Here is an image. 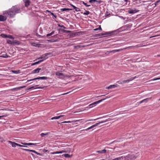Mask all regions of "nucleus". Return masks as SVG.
Instances as JSON below:
<instances>
[{"label": "nucleus", "mask_w": 160, "mask_h": 160, "mask_svg": "<svg viewBox=\"0 0 160 160\" xmlns=\"http://www.w3.org/2000/svg\"><path fill=\"white\" fill-rule=\"evenodd\" d=\"M7 13L10 17H12L16 13H20L21 10L17 6H13L9 11H6Z\"/></svg>", "instance_id": "obj_1"}, {"label": "nucleus", "mask_w": 160, "mask_h": 160, "mask_svg": "<svg viewBox=\"0 0 160 160\" xmlns=\"http://www.w3.org/2000/svg\"><path fill=\"white\" fill-rule=\"evenodd\" d=\"M108 121V120H106L105 121H102V122H99L98 123H97L96 124H95L92 126L91 127L88 128L86 129H84V130H81V131H88L89 129H90L94 127H95L98 126V125H99L100 124H101V123H104V122H106L107 121Z\"/></svg>", "instance_id": "obj_2"}, {"label": "nucleus", "mask_w": 160, "mask_h": 160, "mask_svg": "<svg viewBox=\"0 0 160 160\" xmlns=\"http://www.w3.org/2000/svg\"><path fill=\"white\" fill-rule=\"evenodd\" d=\"M107 98H108L101 99V100H100L98 101H97L95 102H93V103L91 104V105H94V106H95L96 105L98 104L99 103L102 102L103 101L105 100Z\"/></svg>", "instance_id": "obj_3"}, {"label": "nucleus", "mask_w": 160, "mask_h": 160, "mask_svg": "<svg viewBox=\"0 0 160 160\" xmlns=\"http://www.w3.org/2000/svg\"><path fill=\"white\" fill-rule=\"evenodd\" d=\"M25 3V5L26 7H28L30 5L31 2L29 0H23Z\"/></svg>", "instance_id": "obj_4"}, {"label": "nucleus", "mask_w": 160, "mask_h": 160, "mask_svg": "<svg viewBox=\"0 0 160 160\" xmlns=\"http://www.w3.org/2000/svg\"><path fill=\"white\" fill-rule=\"evenodd\" d=\"M141 46H140L139 45H137L135 46H131L128 47H126V48H124V50H125L126 49H132L134 47L138 48V47H140Z\"/></svg>", "instance_id": "obj_5"}, {"label": "nucleus", "mask_w": 160, "mask_h": 160, "mask_svg": "<svg viewBox=\"0 0 160 160\" xmlns=\"http://www.w3.org/2000/svg\"><path fill=\"white\" fill-rule=\"evenodd\" d=\"M128 157L130 158V159L131 160H134L137 158V156L134 154L128 155Z\"/></svg>", "instance_id": "obj_6"}, {"label": "nucleus", "mask_w": 160, "mask_h": 160, "mask_svg": "<svg viewBox=\"0 0 160 160\" xmlns=\"http://www.w3.org/2000/svg\"><path fill=\"white\" fill-rule=\"evenodd\" d=\"M49 54H50L48 53H46L44 55H42L41 57L39 58L38 59H40L43 58L44 59L43 60H45L47 58H46V57Z\"/></svg>", "instance_id": "obj_7"}, {"label": "nucleus", "mask_w": 160, "mask_h": 160, "mask_svg": "<svg viewBox=\"0 0 160 160\" xmlns=\"http://www.w3.org/2000/svg\"><path fill=\"white\" fill-rule=\"evenodd\" d=\"M48 78H48L47 77H39L35 78V80H37V79H43V80L45 79V80H46Z\"/></svg>", "instance_id": "obj_8"}, {"label": "nucleus", "mask_w": 160, "mask_h": 160, "mask_svg": "<svg viewBox=\"0 0 160 160\" xmlns=\"http://www.w3.org/2000/svg\"><path fill=\"white\" fill-rule=\"evenodd\" d=\"M8 142L11 144V145L13 147H16V146H17V143L15 142H13L10 141H8Z\"/></svg>", "instance_id": "obj_9"}, {"label": "nucleus", "mask_w": 160, "mask_h": 160, "mask_svg": "<svg viewBox=\"0 0 160 160\" xmlns=\"http://www.w3.org/2000/svg\"><path fill=\"white\" fill-rule=\"evenodd\" d=\"M41 70V68H38L36 69H35L32 71V73H38L39 72V71Z\"/></svg>", "instance_id": "obj_10"}, {"label": "nucleus", "mask_w": 160, "mask_h": 160, "mask_svg": "<svg viewBox=\"0 0 160 160\" xmlns=\"http://www.w3.org/2000/svg\"><path fill=\"white\" fill-rule=\"evenodd\" d=\"M138 11H137L136 9L132 10L130 9L128 11V13L130 14H132L137 12Z\"/></svg>", "instance_id": "obj_11"}, {"label": "nucleus", "mask_w": 160, "mask_h": 160, "mask_svg": "<svg viewBox=\"0 0 160 160\" xmlns=\"http://www.w3.org/2000/svg\"><path fill=\"white\" fill-rule=\"evenodd\" d=\"M7 18L3 16L0 15V21H6Z\"/></svg>", "instance_id": "obj_12"}, {"label": "nucleus", "mask_w": 160, "mask_h": 160, "mask_svg": "<svg viewBox=\"0 0 160 160\" xmlns=\"http://www.w3.org/2000/svg\"><path fill=\"white\" fill-rule=\"evenodd\" d=\"M63 116H64V115H61L59 116H56V117H54L52 118H51V120L57 119H59L60 118H61V117H62Z\"/></svg>", "instance_id": "obj_13"}, {"label": "nucleus", "mask_w": 160, "mask_h": 160, "mask_svg": "<svg viewBox=\"0 0 160 160\" xmlns=\"http://www.w3.org/2000/svg\"><path fill=\"white\" fill-rule=\"evenodd\" d=\"M116 87H117V86L114 85H111L109 86L108 87L106 88L107 89H111L112 88H114Z\"/></svg>", "instance_id": "obj_14"}, {"label": "nucleus", "mask_w": 160, "mask_h": 160, "mask_svg": "<svg viewBox=\"0 0 160 160\" xmlns=\"http://www.w3.org/2000/svg\"><path fill=\"white\" fill-rule=\"evenodd\" d=\"M109 34V33L108 32H106L105 33H99V34H97L96 35V36H103V35H108Z\"/></svg>", "instance_id": "obj_15"}, {"label": "nucleus", "mask_w": 160, "mask_h": 160, "mask_svg": "<svg viewBox=\"0 0 160 160\" xmlns=\"http://www.w3.org/2000/svg\"><path fill=\"white\" fill-rule=\"evenodd\" d=\"M7 42L8 44H13L14 43H16V42H15V41H11V40H7Z\"/></svg>", "instance_id": "obj_16"}, {"label": "nucleus", "mask_w": 160, "mask_h": 160, "mask_svg": "<svg viewBox=\"0 0 160 160\" xmlns=\"http://www.w3.org/2000/svg\"><path fill=\"white\" fill-rule=\"evenodd\" d=\"M97 152L101 153H105L106 152V150L105 149L102 150L100 151H97L96 152Z\"/></svg>", "instance_id": "obj_17"}, {"label": "nucleus", "mask_w": 160, "mask_h": 160, "mask_svg": "<svg viewBox=\"0 0 160 160\" xmlns=\"http://www.w3.org/2000/svg\"><path fill=\"white\" fill-rule=\"evenodd\" d=\"M72 9L68 8H63L60 9V10L62 12H64L67 10H72Z\"/></svg>", "instance_id": "obj_18"}, {"label": "nucleus", "mask_w": 160, "mask_h": 160, "mask_svg": "<svg viewBox=\"0 0 160 160\" xmlns=\"http://www.w3.org/2000/svg\"><path fill=\"white\" fill-rule=\"evenodd\" d=\"M56 74L57 76L60 77L62 76L63 77L64 74L62 73H60L59 72H56Z\"/></svg>", "instance_id": "obj_19"}, {"label": "nucleus", "mask_w": 160, "mask_h": 160, "mask_svg": "<svg viewBox=\"0 0 160 160\" xmlns=\"http://www.w3.org/2000/svg\"><path fill=\"white\" fill-rule=\"evenodd\" d=\"M151 99V98H146V99H145L143 100V102H145V103H147L148 102V101L149 100Z\"/></svg>", "instance_id": "obj_20"}, {"label": "nucleus", "mask_w": 160, "mask_h": 160, "mask_svg": "<svg viewBox=\"0 0 160 160\" xmlns=\"http://www.w3.org/2000/svg\"><path fill=\"white\" fill-rule=\"evenodd\" d=\"M74 76L73 75H70V76H69V75H64L63 76V77L62 78H69L71 77H73Z\"/></svg>", "instance_id": "obj_21"}, {"label": "nucleus", "mask_w": 160, "mask_h": 160, "mask_svg": "<svg viewBox=\"0 0 160 160\" xmlns=\"http://www.w3.org/2000/svg\"><path fill=\"white\" fill-rule=\"evenodd\" d=\"M12 72L15 74H18L20 73V70H12Z\"/></svg>", "instance_id": "obj_22"}, {"label": "nucleus", "mask_w": 160, "mask_h": 160, "mask_svg": "<svg viewBox=\"0 0 160 160\" xmlns=\"http://www.w3.org/2000/svg\"><path fill=\"white\" fill-rule=\"evenodd\" d=\"M8 57V56L6 54H2V55L0 56V57H2L4 58H7Z\"/></svg>", "instance_id": "obj_23"}, {"label": "nucleus", "mask_w": 160, "mask_h": 160, "mask_svg": "<svg viewBox=\"0 0 160 160\" xmlns=\"http://www.w3.org/2000/svg\"><path fill=\"white\" fill-rule=\"evenodd\" d=\"M82 120V119H79V120H74V121H67V123H71V122H77L79 121H80L81 120Z\"/></svg>", "instance_id": "obj_24"}, {"label": "nucleus", "mask_w": 160, "mask_h": 160, "mask_svg": "<svg viewBox=\"0 0 160 160\" xmlns=\"http://www.w3.org/2000/svg\"><path fill=\"white\" fill-rule=\"evenodd\" d=\"M59 153H62V152H61V151H57L56 152H52L51 153V154H59Z\"/></svg>", "instance_id": "obj_25"}, {"label": "nucleus", "mask_w": 160, "mask_h": 160, "mask_svg": "<svg viewBox=\"0 0 160 160\" xmlns=\"http://www.w3.org/2000/svg\"><path fill=\"white\" fill-rule=\"evenodd\" d=\"M132 81L131 78L128 80H126L123 81V82H124V83H126L129 82L130 81Z\"/></svg>", "instance_id": "obj_26"}, {"label": "nucleus", "mask_w": 160, "mask_h": 160, "mask_svg": "<svg viewBox=\"0 0 160 160\" xmlns=\"http://www.w3.org/2000/svg\"><path fill=\"white\" fill-rule=\"evenodd\" d=\"M54 31H52L51 33L47 34V35L46 36H47V37L50 36H51L52 35V34H54Z\"/></svg>", "instance_id": "obj_27"}, {"label": "nucleus", "mask_w": 160, "mask_h": 160, "mask_svg": "<svg viewBox=\"0 0 160 160\" xmlns=\"http://www.w3.org/2000/svg\"><path fill=\"white\" fill-rule=\"evenodd\" d=\"M84 47V46H81V45H77L76 46H74V48H81L82 47Z\"/></svg>", "instance_id": "obj_28"}, {"label": "nucleus", "mask_w": 160, "mask_h": 160, "mask_svg": "<svg viewBox=\"0 0 160 160\" xmlns=\"http://www.w3.org/2000/svg\"><path fill=\"white\" fill-rule=\"evenodd\" d=\"M44 88V87H39L38 88H34V89H37V88H41V89H43ZM32 88H34V87L32 86L30 88V89H31Z\"/></svg>", "instance_id": "obj_29"}, {"label": "nucleus", "mask_w": 160, "mask_h": 160, "mask_svg": "<svg viewBox=\"0 0 160 160\" xmlns=\"http://www.w3.org/2000/svg\"><path fill=\"white\" fill-rule=\"evenodd\" d=\"M64 157L66 158H70L71 157L68 154H64L62 155Z\"/></svg>", "instance_id": "obj_30"}, {"label": "nucleus", "mask_w": 160, "mask_h": 160, "mask_svg": "<svg viewBox=\"0 0 160 160\" xmlns=\"http://www.w3.org/2000/svg\"><path fill=\"white\" fill-rule=\"evenodd\" d=\"M90 12L88 11H85V12L83 13V14L85 15H88L89 14Z\"/></svg>", "instance_id": "obj_31"}, {"label": "nucleus", "mask_w": 160, "mask_h": 160, "mask_svg": "<svg viewBox=\"0 0 160 160\" xmlns=\"http://www.w3.org/2000/svg\"><path fill=\"white\" fill-rule=\"evenodd\" d=\"M37 143H28V145H34L36 146Z\"/></svg>", "instance_id": "obj_32"}, {"label": "nucleus", "mask_w": 160, "mask_h": 160, "mask_svg": "<svg viewBox=\"0 0 160 160\" xmlns=\"http://www.w3.org/2000/svg\"><path fill=\"white\" fill-rule=\"evenodd\" d=\"M74 9H75V11L77 12L80 11V10L79 8H77L76 7L74 8Z\"/></svg>", "instance_id": "obj_33"}, {"label": "nucleus", "mask_w": 160, "mask_h": 160, "mask_svg": "<svg viewBox=\"0 0 160 160\" xmlns=\"http://www.w3.org/2000/svg\"><path fill=\"white\" fill-rule=\"evenodd\" d=\"M102 30V28H101L100 26H99V27L98 28H96V29H94V31H97V30Z\"/></svg>", "instance_id": "obj_34"}, {"label": "nucleus", "mask_w": 160, "mask_h": 160, "mask_svg": "<svg viewBox=\"0 0 160 160\" xmlns=\"http://www.w3.org/2000/svg\"><path fill=\"white\" fill-rule=\"evenodd\" d=\"M43 61V60H39V61H38V62H35V63L36 64H38L40 62H42Z\"/></svg>", "instance_id": "obj_35"}, {"label": "nucleus", "mask_w": 160, "mask_h": 160, "mask_svg": "<svg viewBox=\"0 0 160 160\" xmlns=\"http://www.w3.org/2000/svg\"><path fill=\"white\" fill-rule=\"evenodd\" d=\"M125 160H131L130 159V158L129 157H128V155L125 157Z\"/></svg>", "instance_id": "obj_36"}, {"label": "nucleus", "mask_w": 160, "mask_h": 160, "mask_svg": "<svg viewBox=\"0 0 160 160\" xmlns=\"http://www.w3.org/2000/svg\"><path fill=\"white\" fill-rule=\"evenodd\" d=\"M48 135V133H42L40 135L42 137H44V135Z\"/></svg>", "instance_id": "obj_37"}, {"label": "nucleus", "mask_w": 160, "mask_h": 160, "mask_svg": "<svg viewBox=\"0 0 160 160\" xmlns=\"http://www.w3.org/2000/svg\"><path fill=\"white\" fill-rule=\"evenodd\" d=\"M1 36L4 38H6L8 37V36L4 34H1Z\"/></svg>", "instance_id": "obj_38"}, {"label": "nucleus", "mask_w": 160, "mask_h": 160, "mask_svg": "<svg viewBox=\"0 0 160 160\" xmlns=\"http://www.w3.org/2000/svg\"><path fill=\"white\" fill-rule=\"evenodd\" d=\"M97 2V1L96 0H89V2L90 3H92L93 2Z\"/></svg>", "instance_id": "obj_39"}, {"label": "nucleus", "mask_w": 160, "mask_h": 160, "mask_svg": "<svg viewBox=\"0 0 160 160\" xmlns=\"http://www.w3.org/2000/svg\"><path fill=\"white\" fill-rule=\"evenodd\" d=\"M82 3L85 6H86V7H88L89 6H90V5H88L86 3H85L83 1L82 2Z\"/></svg>", "instance_id": "obj_40"}, {"label": "nucleus", "mask_w": 160, "mask_h": 160, "mask_svg": "<svg viewBox=\"0 0 160 160\" xmlns=\"http://www.w3.org/2000/svg\"><path fill=\"white\" fill-rule=\"evenodd\" d=\"M58 26L59 27H61V28H65V29H66V27H64V26H63V25H60V24H58Z\"/></svg>", "instance_id": "obj_41"}, {"label": "nucleus", "mask_w": 160, "mask_h": 160, "mask_svg": "<svg viewBox=\"0 0 160 160\" xmlns=\"http://www.w3.org/2000/svg\"><path fill=\"white\" fill-rule=\"evenodd\" d=\"M17 146H19V147H27V146H26L18 144V143H17Z\"/></svg>", "instance_id": "obj_42"}, {"label": "nucleus", "mask_w": 160, "mask_h": 160, "mask_svg": "<svg viewBox=\"0 0 160 160\" xmlns=\"http://www.w3.org/2000/svg\"><path fill=\"white\" fill-rule=\"evenodd\" d=\"M7 38H11V39H14V38L13 37H12L11 35H9L8 36V37Z\"/></svg>", "instance_id": "obj_43"}, {"label": "nucleus", "mask_w": 160, "mask_h": 160, "mask_svg": "<svg viewBox=\"0 0 160 160\" xmlns=\"http://www.w3.org/2000/svg\"><path fill=\"white\" fill-rule=\"evenodd\" d=\"M63 32H65L66 33H69L71 32V31H69V30H64L63 31Z\"/></svg>", "instance_id": "obj_44"}, {"label": "nucleus", "mask_w": 160, "mask_h": 160, "mask_svg": "<svg viewBox=\"0 0 160 160\" xmlns=\"http://www.w3.org/2000/svg\"><path fill=\"white\" fill-rule=\"evenodd\" d=\"M116 50V52H118L119 51H121L123 50H124V48H122V49H117V50Z\"/></svg>", "instance_id": "obj_45"}, {"label": "nucleus", "mask_w": 160, "mask_h": 160, "mask_svg": "<svg viewBox=\"0 0 160 160\" xmlns=\"http://www.w3.org/2000/svg\"><path fill=\"white\" fill-rule=\"evenodd\" d=\"M159 79H160V78H154V79H151L150 81H155V80H159Z\"/></svg>", "instance_id": "obj_46"}, {"label": "nucleus", "mask_w": 160, "mask_h": 160, "mask_svg": "<svg viewBox=\"0 0 160 160\" xmlns=\"http://www.w3.org/2000/svg\"><path fill=\"white\" fill-rule=\"evenodd\" d=\"M21 149L23 150H24L25 151H27L30 152V149H23V148H22Z\"/></svg>", "instance_id": "obj_47"}, {"label": "nucleus", "mask_w": 160, "mask_h": 160, "mask_svg": "<svg viewBox=\"0 0 160 160\" xmlns=\"http://www.w3.org/2000/svg\"><path fill=\"white\" fill-rule=\"evenodd\" d=\"M35 78H33V79H30V80H28L27 82H29V81H33V80H35Z\"/></svg>", "instance_id": "obj_48"}, {"label": "nucleus", "mask_w": 160, "mask_h": 160, "mask_svg": "<svg viewBox=\"0 0 160 160\" xmlns=\"http://www.w3.org/2000/svg\"><path fill=\"white\" fill-rule=\"evenodd\" d=\"M35 153H36V154H37V155H40V156H42V154L39 153H38L36 151H35Z\"/></svg>", "instance_id": "obj_49"}, {"label": "nucleus", "mask_w": 160, "mask_h": 160, "mask_svg": "<svg viewBox=\"0 0 160 160\" xmlns=\"http://www.w3.org/2000/svg\"><path fill=\"white\" fill-rule=\"evenodd\" d=\"M48 41L50 42H55L56 41H57V40H54V41H52V40H48Z\"/></svg>", "instance_id": "obj_50"}, {"label": "nucleus", "mask_w": 160, "mask_h": 160, "mask_svg": "<svg viewBox=\"0 0 160 160\" xmlns=\"http://www.w3.org/2000/svg\"><path fill=\"white\" fill-rule=\"evenodd\" d=\"M118 82L119 84H123V83H124V82H123V81H118Z\"/></svg>", "instance_id": "obj_51"}, {"label": "nucleus", "mask_w": 160, "mask_h": 160, "mask_svg": "<svg viewBox=\"0 0 160 160\" xmlns=\"http://www.w3.org/2000/svg\"><path fill=\"white\" fill-rule=\"evenodd\" d=\"M138 77H137L136 76L134 77L131 78V79L132 81V80H133L134 79H135L136 78H137Z\"/></svg>", "instance_id": "obj_52"}, {"label": "nucleus", "mask_w": 160, "mask_h": 160, "mask_svg": "<svg viewBox=\"0 0 160 160\" xmlns=\"http://www.w3.org/2000/svg\"><path fill=\"white\" fill-rule=\"evenodd\" d=\"M51 14L52 16H54V17H55V18H56V17H57L56 16V15H55L53 13H52V12H51Z\"/></svg>", "instance_id": "obj_53"}, {"label": "nucleus", "mask_w": 160, "mask_h": 160, "mask_svg": "<svg viewBox=\"0 0 160 160\" xmlns=\"http://www.w3.org/2000/svg\"><path fill=\"white\" fill-rule=\"evenodd\" d=\"M11 91L17 90V88H12V89H11Z\"/></svg>", "instance_id": "obj_54"}, {"label": "nucleus", "mask_w": 160, "mask_h": 160, "mask_svg": "<svg viewBox=\"0 0 160 160\" xmlns=\"http://www.w3.org/2000/svg\"><path fill=\"white\" fill-rule=\"evenodd\" d=\"M25 87H26L25 86H21V87H19V89H21V88H24Z\"/></svg>", "instance_id": "obj_55"}, {"label": "nucleus", "mask_w": 160, "mask_h": 160, "mask_svg": "<svg viewBox=\"0 0 160 160\" xmlns=\"http://www.w3.org/2000/svg\"><path fill=\"white\" fill-rule=\"evenodd\" d=\"M61 152H62V153L63 152H67L65 150H62L61 151Z\"/></svg>", "instance_id": "obj_56"}, {"label": "nucleus", "mask_w": 160, "mask_h": 160, "mask_svg": "<svg viewBox=\"0 0 160 160\" xmlns=\"http://www.w3.org/2000/svg\"><path fill=\"white\" fill-rule=\"evenodd\" d=\"M48 150H47L44 149L43 151L45 153L48 152Z\"/></svg>", "instance_id": "obj_57"}, {"label": "nucleus", "mask_w": 160, "mask_h": 160, "mask_svg": "<svg viewBox=\"0 0 160 160\" xmlns=\"http://www.w3.org/2000/svg\"><path fill=\"white\" fill-rule=\"evenodd\" d=\"M160 1H160L158 0V1H156L155 3V4L156 5V4H158V3Z\"/></svg>", "instance_id": "obj_58"}, {"label": "nucleus", "mask_w": 160, "mask_h": 160, "mask_svg": "<svg viewBox=\"0 0 160 160\" xmlns=\"http://www.w3.org/2000/svg\"><path fill=\"white\" fill-rule=\"evenodd\" d=\"M70 5L71 6H72L74 8L75 7V6L73 5L71 3H70Z\"/></svg>", "instance_id": "obj_59"}, {"label": "nucleus", "mask_w": 160, "mask_h": 160, "mask_svg": "<svg viewBox=\"0 0 160 160\" xmlns=\"http://www.w3.org/2000/svg\"><path fill=\"white\" fill-rule=\"evenodd\" d=\"M22 143V144H23L24 145H28V143H27L24 142V143Z\"/></svg>", "instance_id": "obj_60"}, {"label": "nucleus", "mask_w": 160, "mask_h": 160, "mask_svg": "<svg viewBox=\"0 0 160 160\" xmlns=\"http://www.w3.org/2000/svg\"><path fill=\"white\" fill-rule=\"evenodd\" d=\"M6 115H2V116H0V119H1V118H2V117H6Z\"/></svg>", "instance_id": "obj_61"}, {"label": "nucleus", "mask_w": 160, "mask_h": 160, "mask_svg": "<svg viewBox=\"0 0 160 160\" xmlns=\"http://www.w3.org/2000/svg\"><path fill=\"white\" fill-rule=\"evenodd\" d=\"M111 52H116V50H114L111 51Z\"/></svg>", "instance_id": "obj_62"}, {"label": "nucleus", "mask_w": 160, "mask_h": 160, "mask_svg": "<svg viewBox=\"0 0 160 160\" xmlns=\"http://www.w3.org/2000/svg\"><path fill=\"white\" fill-rule=\"evenodd\" d=\"M30 152L35 153V151L34 150H30Z\"/></svg>", "instance_id": "obj_63"}, {"label": "nucleus", "mask_w": 160, "mask_h": 160, "mask_svg": "<svg viewBox=\"0 0 160 160\" xmlns=\"http://www.w3.org/2000/svg\"><path fill=\"white\" fill-rule=\"evenodd\" d=\"M101 2H102V1L100 0L98 1H97V2H98V3H100Z\"/></svg>", "instance_id": "obj_64"}]
</instances>
